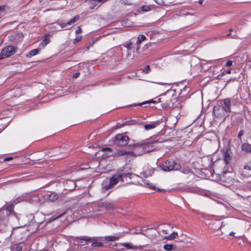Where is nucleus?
Returning <instances> with one entry per match:
<instances>
[{
    "instance_id": "1",
    "label": "nucleus",
    "mask_w": 251,
    "mask_h": 251,
    "mask_svg": "<svg viewBox=\"0 0 251 251\" xmlns=\"http://www.w3.org/2000/svg\"><path fill=\"white\" fill-rule=\"evenodd\" d=\"M132 174L126 172L124 170H121L114 174L109 179V183L103 186V189L108 190L113 188L118 183H127L129 180L131 179Z\"/></svg>"
},
{
    "instance_id": "2",
    "label": "nucleus",
    "mask_w": 251,
    "mask_h": 251,
    "mask_svg": "<svg viewBox=\"0 0 251 251\" xmlns=\"http://www.w3.org/2000/svg\"><path fill=\"white\" fill-rule=\"evenodd\" d=\"M208 167L205 168V178L209 179L210 177L212 179H218V175L215 173L214 170L212 167L214 165L213 159L211 157H207Z\"/></svg>"
},
{
    "instance_id": "3",
    "label": "nucleus",
    "mask_w": 251,
    "mask_h": 251,
    "mask_svg": "<svg viewBox=\"0 0 251 251\" xmlns=\"http://www.w3.org/2000/svg\"><path fill=\"white\" fill-rule=\"evenodd\" d=\"M133 148L132 151L134 153L133 157L139 156L144 153L148 152L151 151L149 148V144L148 143H137L133 145Z\"/></svg>"
},
{
    "instance_id": "4",
    "label": "nucleus",
    "mask_w": 251,
    "mask_h": 251,
    "mask_svg": "<svg viewBox=\"0 0 251 251\" xmlns=\"http://www.w3.org/2000/svg\"><path fill=\"white\" fill-rule=\"evenodd\" d=\"M93 211L97 212L98 211H101L103 209L107 210H112L116 208V205L115 202L106 201L102 202H99L92 207Z\"/></svg>"
},
{
    "instance_id": "5",
    "label": "nucleus",
    "mask_w": 251,
    "mask_h": 251,
    "mask_svg": "<svg viewBox=\"0 0 251 251\" xmlns=\"http://www.w3.org/2000/svg\"><path fill=\"white\" fill-rule=\"evenodd\" d=\"M160 167L164 171H171L178 170L181 166L180 164L173 160H167L162 163Z\"/></svg>"
},
{
    "instance_id": "6",
    "label": "nucleus",
    "mask_w": 251,
    "mask_h": 251,
    "mask_svg": "<svg viewBox=\"0 0 251 251\" xmlns=\"http://www.w3.org/2000/svg\"><path fill=\"white\" fill-rule=\"evenodd\" d=\"M129 137L124 134H119L113 139L114 144L119 146H124L128 144Z\"/></svg>"
},
{
    "instance_id": "7",
    "label": "nucleus",
    "mask_w": 251,
    "mask_h": 251,
    "mask_svg": "<svg viewBox=\"0 0 251 251\" xmlns=\"http://www.w3.org/2000/svg\"><path fill=\"white\" fill-rule=\"evenodd\" d=\"M105 151H109L111 153L110 155H114L115 157H119L121 155H126L128 157H132L134 153L132 151H126L124 150H119L114 151L110 148H105Z\"/></svg>"
},
{
    "instance_id": "8",
    "label": "nucleus",
    "mask_w": 251,
    "mask_h": 251,
    "mask_svg": "<svg viewBox=\"0 0 251 251\" xmlns=\"http://www.w3.org/2000/svg\"><path fill=\"white\" fill-rule=\"evenodd\" d=\"M16 52L15 48L12 46H7L3 48L0 54V60L10 57Z\"/></svg>"
},
{
    "instance_id": "9",
    "label": "nucleus",
    "mask_w": 251,
    "mask_h": 251,
    "mask_svg": "<svg viewBox=\"0 0 251 251\" xmlns=\"http://www.w3.org/2000/svg\"><path fill=\"white\" fill-rule=\"evenodd\" d=\"M213 112L217 118L223 119V120H225L226 117L229 116L223 109V107H222L219 104L213 107Z\"/></svg>"
},
{
    "instance_id": "10",
    "label": "nucleus",
    "mask_w": 251,
    "mask_h": 251,
    "mask_svg": "<svg viewBox=\"0 0 251 251\" xmlns=\"http://www.w3.org/2000/svg\"><path fill=\"white\" fill-rule=\"evenodd\" d=\"M219 105L223 107V109L229 115L231 111V101L229 99H225L220 101Z\"/></svg>"
},
{
    "instance_id": "11",
    "label": "nucleus",
    "mask_w": 251,
    "mask_h": 251,
    "mask_svg": "<svg viewBox=\"0 0 251 251\" xmlns=\"http://www.w3.org/2000/svg\"><path fill=\"white\" fill-rule=\"evenodd\" d=\"M231 175L232 174L230 172H223V173L219 175L218 177H219V179L221 181L225 182H229L232 179Z\"/></svg>"
},
{
    "instance_id": "12",
    "label": "nucleus",
    "mask_w": 251,
    "mask_h": 251,
    "mask_svg": "<svg viewBox=\"0 0 251 251\" xmlns=\"http://www.w3.org/2000/svg\"><path fill=\"white\" fill-rule=\"evenodd\" d=\"M107 0H89L88 4L90 9H93L97 6H100Z\"/></svg>"
},
{
    "instance_id": "13",
    "label": "nucleus",
    "mask_w": 251,
    "mask_h": 251,
    "mask_svg": "<svg viewBox=\"0 0 251 251\" xmlns=\"http://www.w3.org/2000/svg\"><path fill=\"white\" fill-rule=\"evenodd\" d=\"M230 151L229 150H225L223 151V156L224 158V161L226 164L229 163L231 160Z\"/></svg>"
},
{
    "instance_id": "14",
    "label": "nucleus",
    "mask_w": 251,
    "mask_h": 251,
    "mask_svg": "<svg viewBox=\"0 0 251 251\" xmlns=\"http://www.w3.org/2000/svg\"><path fill=\"white\" fill-rule=\"evenodd\" d=\"M159 124L160 122L158 121L151 122L145 125L144 127L146 130H150L156 127Z\"/></svg>"
},
{
    "instance_id": "15",
    "label": "nucleus",
    "mask_w": 251,
    "mask_h": 251,
    "mask_svg": "<svg viewBox=\"0 0 251 251\" xmlns=\"http://www.w3.org/2000/svg\"><path fill=\"white\" fill-rule=\"evenodd\" d=\"M47 197L50 201L54 202L59 199V194L55 192H50V194H47Z\"/></svg>"
},
{
    "instance_id": "16",
    "label": "nucleus",
    "mask_w": 251,
    "mask_h": 251,
    "mask_svg": "<svg viewBox=\"0 0 251 251\" xmlns=\"http://www.w3.org/2000/svg\"><path fill=\"white\" fill-rule=\"evenodd\" d=\"M241 173L245 177L251 176V167L248 165L245 166Z\"/></svg>"
},
{
    "instance_id": "17",
    "label": "nucleus",
    "mask_w": 251,
    "mask_h": 251,
    "mask_svg": "<svg viewBox=\"0 0 251 251\" xmlns=\"http://www.w3.org/2000/svg\"><path fill=\"white\" fill-rule=\"evenodd\" d=\"M162 98H156L155 99V100H150L146 101V102H144L143 103H140L136 104H133L132 105L133 106L142 105L144 104L147 103H151L163 102V100H162Z\"/></svg>"
},
{
    "instance_id": "18",
    "label": "nucleus",
    "mask_w": 251,
    "mask_h": 251,
    "mask_svg": "<svg viewBox=\"0 0 251 251\" xmlns=\"http://www.w3.org/2000/svg\"><path fill=\"white\" fill-rule=\"evenodd\" d=\"M241 149L247 153H251V145L249 143H243L242 145Z\"/></svg>"
},
{
    "instance_id": "19",
    "label": "nucleus",
    "mask_w": 251,
    "mask_h": 251,
    "mask_svg": "<svg viewBox=\"0 0 251 251\" xmlns=\"http://www.w3.org/2000/svg\"><path fill=\"white\" fill-rule=\"evenodd\" d=\"M122 235H121L120 236H115L113 235H110V236H105L104 239L106 241H115L118 240L120 237H122Z\"/></svg>"
},
{
    "instance_id": "20",
    "label": "nucleus",
    "mask_w": 251,
    "mask_h": 251,
    "mask_svg": "<svg viewBox=\"0 0 251 251\" xmlns=\"http://www.w3.org/2000/svg\"><path fill=\"white\" fill-rule=\"evenodd\" d=\"M120 245L128 250H135L137 249L136 247L134 246L132 244L130 243H121Z\"/></svg>"
},
{
    "instance_id": "21",
    "label": "nucleus",
    "mask_w": 251,
    "mask_h": 251,
    "mask_svg": "<svg viewBox=\"0 0 251 251\" xmlns=\"http://www.w3.org/2000/svg\"><path fill=\"white\" fill-rule=\"evenodd\" d=\"M39 52V50L38 49H33L31 50L27 54V57H31L33 56L37 55Z\"/></svg>"
},
{
    "instance_id": "22",
    "label": "nucleus",
    "mask_w": 251,
    "mask_h": 251,
    "mask_svg": "<svg viewBox=\"0 0 251 251\" xmlns=\"http://www.w3.org/2000/svg\"><path fill=\"white\" fill-rule=\"evenodd\" d=\"M50 42L49 35H46L43 41L40 44V47H45Z\"/></svg>"
},
{
    "instance_id": "23",
    "label": "nucleus",
    "mask_w": 251,
    "mask_h": 251,
    "mask_svg": "<svg viewBox=\"0 0 251 251\" xmlns=\"http://www.w3.org/2000/svg\"><path fill=\"white\" fill-rule=\"evenodd\" d=\"M6 211V214L11 215L12 213H14V207L13 205H9L5 208Z\"/></svg>"
},
{
    "instance_id": "24",
    "label": "nucleus",
    "mask_w": 251,
    "mask_h": 251,
    "mask_svg": "<svg viewBox=\"0 0 251 251\" xmlns=\"http://www.w3.org/2000/svg\"><path fill=\"white\" fill-rule=\"evenodd\" d=\"M176 236H177V233L176 232H174L169 235L165 236L164 238L167 240H173L175 239Z\"/></svg>"
},
{
    "instance_id": "25",
    "label": "nucleus",
    "mask_w": 251,
    "mask_h": 251,
    "mask_svg": "<svg viewBox=\"0 0 251 251\" xmlns=\"http://www.w3.org/2000/svg\"><path fill=\"white\" fill-rule=\"evenodd\" d=\"M78 19H79V16H75L72 19L70 20V21H69L67 22L68 25H74L75 22L77 20H78Z\"/></svg>"
},
{
    "instance_id": "26",
    "label": "nucleus",
    "mask_w": 251,
    "mask_h": 251,
    "mask_svg": "<svg viewBox=\"0 0 251 251\" xmlns=\"http://www.w3.org/2000/svg\"><path fill=\"white\" fill-rule=\"evenodd\" d=\"M104 149H105V148L102 149L101 151L103 152V155H105V157H109L111 156L115 157L114 155H110L109 154H110L111 153L109 151L104 150Z\"/></svg>"
},
{
    "instance_id": "27",
    "label": "nucleus",
    "mask_w": 251,
    "mask_h": 251,
    "mask_svg": "<svg viewBox=\"0 0 251 251\" xmlns=\"http://www.w3.org/2000/svg\"><path fill=\"white\" fill-rule=\"evenodd\" d=\"M92 246L93 247H101L103 246V244L100 242H97L95 239L94 241L91 242Z\"/></svg>"
},
{
    "instance_id": "28",
    "label": "nucleus",
    "mask_w": 251,
    "mask_h": 251,
    "mask_svg": "<svg viewBox=\"0 0 251 251\" xmlns=\"http://www.w3.org/2000/svg\"><path fill=\"white\" fill-rule=\"evenodd\" d=\"M164 225H162L159 226L158 229L159 230L164 234H168L167 230L164 229Z\"/></svg>"
},
{
    "instance_id": "29",
    "label": "nucleus",
    "mask_w": 251,
    "mask_h": 251,
    "mask_svg": "<svg viewBox=\"0 0 251 251\" xmlns=\"http://www.w3.org/2000/svg\"><path fill=\"white\" fill-rule=\"evenodd\" d=\"M13 249L14 251H22V247L19 245H15Z\"/></svg>"
},
{
    "instance_id": "30",
    "label": "nucleus",
    "mask_w": 251,
    "mask_h": 251,
    "mask_svg": "<svg viewBox=\"0 0 251 251\" xmlns=\"http://www.w3.org/2000/svg\"><path fill=\"white\" fill-rule=\"evenodd\" d=\"M173 246L170 244H166L164 245V249L167 251H171L173 249Z\"/></svg>"
},
{
    "instance_id": "31",
    "label": "nucleus",
    "mask_w": 251,
    "mask_h": 251,
    "mask_svg": "<svg viewBox=\"0 0 251 251\" xmlns=\"http://www.w3.org/2000/svg\"><path fill=\"white\" fill-rule=\"evenodd\" d=\"M141 9L143 11L147 12L150 10L149 5H144L141 7Z\"/></svg>"
},
{
    "instance_id": "32",
    "label": "nucleus",
    "mask_w": 251,
    "mask_h": 251,
    "mask_svg": "<svg viewBox=\"0 0 251 251\" xmlns=\"http://www.w3.org/2000/svg\"><path fill=\"white\" fill-rule=\"evenodd\" d=\"M81 240H83L87 242H90L94 241V238H89L87 237H83Z\"/></svg>"
},
{
    "instance_id": "33",
    "label": "nucleus",
    "mask_w": 251,
    "mask_h": 251,
    "mask_svg": "<svg viewBox=\"0 0 251 251\" xmlns=\"http://www.w3.org/2000/svg\"><path fill=\"white\" fill-rule=\"evenodd\" d=\"M132 44L131 42H129L128 43L124 45V46L128 50H130L131 48Z\"/></svg>"
},
{
    "instance_id": "34",
    "label": "nucleus",
    "mask_w": 251,
    "mask_h": 251,
    "mask_svg": "<svg viewBox=\"0 0 251 251\" xmlns=\"http://www.w3.org/2000/svg\"><path fill=\"white\" fill-rule=\"evenodd\" d=\"M150 71V67L149 65L146 66L143 70V72L148 74Z\"/></svg>"
},
{
    "instance_id": "35",
    "label": "nucleus",
    "mask_w": 251,
    "mask_h": 251,
    "mask_svg": "<svg viewBox=\"0 0 251 251\" xmlns=\"http://www.w3.org/2000/svg\"><path fill=\"white\" fill-rule=\"evenodd\" d=\"M81 39H82L81 36H76L74 41V43H75V44L77 42L80 41L81 40Z\"/></svg>"
},
{
    "instance_id": "36",
    "label": "nucleus",
    "mask_w": 251,
    "mask_h": 251,
    "mask_svg": "<svg viewBox=\"0 0 251 251\" xmlns=\"http://www.w3.org/2000/svg\"><path fill=\"white\" fill-rule=\"evenodd\" d=\"M5 6L4 5L0 6V15H3V12L4 11Z\"/></svg>"
},
{
    "instance_id": "37",
    "label": "nucleus",
    "mask_w": 251,
    "mask_h": 251,
    "mask_svg": "<svg viewBox=\"0 0 251 251\" xmlns=\"http://www.w3.org/2000/svg\"><path fill=\"white\" fill-rule=\"evenodd\" d=\"M146 37L144 35H139L138 37V39H139L141 41H144Z\"/></svg>"
},
{
    "instance_id": "38",
    "label": "nucleus",
    "mask_w": 251,
    "mask_h": 251,
    "mask_svg": "<svg viewBox=\"0 0 251 251\" xmlns=\"http://www.w3.org/2000/svg\"><path fill=\"white\" fill-rule=\"evenodd\" d=\"M155 2L159 5H163L164 2L163 0H154Z\"/></svg>"
},
{
    "instance_id": "39",
    "label": "nucleus",
    "mask_w": 251,
    "mask_h": 251,
    "mask_svg": "<svg viewBox=\"0 0 251 251\" xmlns=\"http://www.w3.org/2000/svg\"><path fill=\"white\" fill-rule=\"evenodd\" d=\"M81 32H82V30H81V29L80 27V26H78L77 27V29L75 30V33L76 34H78L80 33Z\"/></svg>"
},
{
    "instance_id": "40",
    "label": "nucleus",
    "mask_w": 251,
    "mask_h": 251,
    "mask_svg": "<svg viewBox=\"0 0 251 251\" xmlns=\"http://www.w3.org/2000/svg\"><path fill=\"white\" fill-rule=\"evenodd\" d=\"M243 134H244V131L243 130H241L239 131L238 135V137L239 138H240V140H241V137L243 135Z\"/></svg>"
},
{
    "instance_id": "41",
    "label": "nucleus",
    "mask_w": 251,
    "mask_h": 251,
    "mask_svg": "<svg viewBox=\"0 0 251 251\" xmlns=\"http://www.w3.org/2000/svg\"><path fill=\"white\" fill-rule=\"evenodd\" d=\"M59 25L61 26V27L62 28H63V27H65L68 25V24H67V23L62 22V23H61L59 24Z\"/></svg>"
},
{
    "instance_id": "42",
    "label": "nucleus",
    "mask_w": 251,
    "mask_h": 251,
    "mask_svg": "<svg viewBox=\"0 0 251 251\" xmlns=\"http://www.w3.org/2000/svg\"><path fill=\"white\" fill-rule=\"evenodd\" d=\"M232 61H230V60L228 61L226 63V67H230V66H232Z\"/></svg>"
},
{
    "instance_id": "43",
    "label": "nucleus",
    "mask_w": 251,
    "mask_h": 251,
    "mask_svg": "<svg viewBox=\"0 0 251 251\" xmlns=\"http://www.w3.org/2000/svg\"><path fill=\"white\" fill-rule=\"evenodd\" d=\"M79 75H80V73L78 72L75 73L73 74V77L75 78H77L79 76Z\"/></svg>"
},
{
    "instance_id": "44",
    "label": "nucleus",
    "mask_w": 251,
    "mask_h": 251,
    "mask_svg": "<svg viewBox=\"0 0 251 251\" xmlns=\"http://www.w3.org/2000/svg\"><path fill=\"white\" fill-rule=\"evenodd\" d=\"M66 213V212H63L62 214L59 215L58 216H56V217L55 218H54L53 220H55L56 219H57V218H59L61 217H62V216H63Z\"/></svg>"
},
{
    "instance_id": "45",
    "label": "nucleus",
    "mask_w": 251,
    "mask_h": 251,
    "mask_svg": "<svg viewBox=\"0 0 251 251\" xmlns=\"http://www.w3.org/2000/svg\"><path fill=\"white\" fill-rule=\"evenodd\" d=\"M122 24L123 25H125V26H129L130 25V24H126V21H123L122 22Z\"/></svg>"
},
{
    "instance_id": "46",
    "label": "nucleus",
    "mask_w": 251,
    "mask_h": 251,
    "mask_svg": "<svg viewBox=\"0 0 251 251\" xmlns=\"http://www.w3.org/2000/svg\"><path fill=\"white\" fill-rule=\"evenodd\" d=\"M12 159V157H6V158L3 159V160L4 161H9V160H11Z\"/></svg>"
},
{
    "instance_id": "47",
    "label": "nucleus",
    "mask_w": 251,
    "mask_h": 251,
    "mask_svg": "<svg viewBox=\"0 0 251 251\" xmlns=\"http://www.w3.org/2000/svg\"><path fill=\"white\" fill-rule=\"evenodd\" d=\"M141 42H142L141 41H140L139 39H137V40L136 41V44L137 45H139L141 43Z\"/></svg>"
},
{
    "instance_id": "48",
    "label": "nucleus",
    "mask_w": 251,
    "mask_h": 251,
    "mask_svg": "<svg viewBox=\"0 0 251 251\" xmlns=\"http://www.w3.org/2000/svg\"><path fill=\"white\" fill-rule=\"evenodd\" d=\"M139 49H140V47L139 45H137L136 49V52H137L138 51V50H139Z\"/></svg>"
},
{
    "instance_id": "49",
    "label": "nucleus",
    "mask_w": 251,
    "mask_h": 251,
    "mask_svg": "<svg viewBox=\"0 0 251 251\" xmlns=\"http://www.w3.org/2000/svg\"><path fill=\"white\" fill-rule=\"evenodd\" d=\"M32 196V197H33V199H32V201H34V200H35V196L34 195H31Z\"/></svg>"
},
{
    "instance_id": "50",
    "label": "nucleus",
    "mask_w": 251,
    "mask_h": 251,
    "mask_svg": "<svg viewBox=\"0 0 251 251\" xmlns=\"http://www.w3.org/2000/svg\"><path fill=\"white\" fill-rule=\"evenodd\" d=\"M234 234H235V232H230V233H229V235H230V236H234Z\"/></svg>"
},
{
    "instance_id": "51",
    "label": "nucleus",
    "mask_w": 251,
    "mask_h": 251,
    "mask_svg": "<svg viewBox=\"0 0 251 251\" xmlns=\"http://www.w3.org/2000/svg\"><path fill=\"white\" fill-rule=\"evenodd\" d=\"M199 2L200 4H201L202 3V2H203V0H200L199 1Z\"/></svg>"
},
{
    "instance_id": "52",
    "label": "nucleus",
    "mask_w": 251,
    "mask_h": 251,
    "mask_svg": "<svg viewBox=\"0 0 251 251\" xmlns=\"http://www.w3.org/2000/svg\"><path fill=\"white\" fill-rule=\"evenodd\" d=\"M150 187L152 188L153 189H155V187L154 186H152L151 185V186Z\"/></svg>"
},
{
    "instance_id": "53",
    "label": "nucleus",
    "mask_w": 251,
    "mask_h": 251,
    "mask_svg": "<svg viewBox=\"0 0 251 251\" xmlns=\"http://www.w3.org/2000/svg\"><path fill=\"white\" fill-rule=\"evenodd\" d=\"M230 72H231L230 70H228V71H227V72H226V73H227V74H230Z\"/></svg>"
},
{
    "instance_id": "54",
    "label": "nucleus",
    "mask_w": 251,
    "mask_h": 251,
    "mask_svg": "<svg viewBox=\"0 0 251 251\" xmlns=\"http://www.w3.org/2000/svg\"><path fill=\"white\" fill-rule=\"evenodd\" d=\"M162 189H157V191H162Z\"/></svg>"
},
{
    "instance_id": "55",
    "label": "nucleus",
    "mask_w": 251,
    "mask_h": 251,
    "mask_svg": "<svg viewBox=\"0 0 251 251\" xmlns=\"http://www.w3.org/2000/svg\"><path fill=\"white\" fill-rule=\"evenodd\" d=\"M3 210H4V209H3V208H2V209H0V212H2V211H3Z\"/></svg>"
},
{
    "instance_id": "56",
    "label": "nucleus",
    "mask_w": 251,
    "mask_h": 251,
    "mask_svg": "<svg viewBox=\"0 0 251 251\" xmlns=\"http://www.w3.org/2000/svg\"><path fill=\"white\" fill-rule=\"evenodd\" d=\"M48 251V250H45V251Z\"/></svg>"
}]
</instances>
